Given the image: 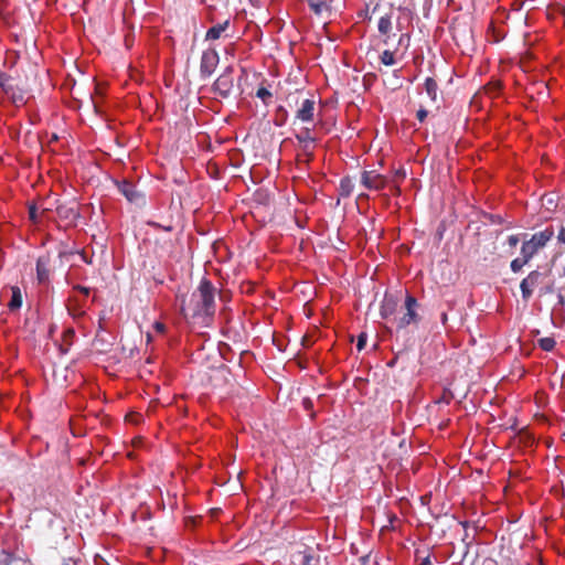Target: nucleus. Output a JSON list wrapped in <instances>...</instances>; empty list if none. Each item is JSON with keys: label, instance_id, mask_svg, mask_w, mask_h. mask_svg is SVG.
Returning a JSON list of instances; mask_svg holds the SVG:
<instances>
[{"label": "nucleus", "instance_id": "f257e3e1", "mask_svg": "<svg viewBox=\"0 0 565 565\" xmlns=\"http://www.w3.org/2000/svg\"><path fill=\"white\" fill-rule=\"evenodd\" d=\"M215 287L203 278L189 299H183L181 310L186 318L201 319L212 317L215 312Z\"/></svg>", "mask_w": 565, "mask_h": 565}, {"label": "nucleus", "instance_id": "f03ea898", "mask_svg": "<svg viewBox=\"0 0 565 565\" xmlns=\"http://www.w3.org/2000/svg\"><path fill=\"white\" fill-rule=\"evenodd\" d=\"M554 236V228L552 226H547L543 231L534 233L530 239H524L521 246V254H526L533 258V256L542 248L546 246V244Z\"/></svg>", "mask_w": 565, "mask_h": 565}, {"label": "nucleus", "instance_id": "7ed1b4c3", "mask_svg": "<svg viewBox=\"0 0 565 565\" xmlns=\"http://www.w3.org/2000/svg\"><path fill=\"white\" fill-rule=\"evenodd\" d=\"M55 212L65 226L76 225V221L81 215L78 203L75 201L58 203Z\"/></svg>", "mask_w": 565, "mask_h": 565}, {"label": "nucleus", "instance_id": "20e7f679", "mask_svg": "<svg viewBox=\"0 0 565 565\" xmlns=\"http://www.w3.org/2000/svg\"><path fill=\"white\" fill-rule=\"evenodd\" d=\"M118 191L132 204L142 206L146 204L145 194L128 180L117 182Z\"/></svg>", "mask_w": 565, "mask_h": 565}, {"label": "nucleus", "instance_id": "39448f33", "mask_svg": "<svg viewBox=\"0 0 565 565\" xmlns=\"http://www.w3.org/2000/svg\"><path fill=\"white\" fill-rule=\"evenodd\" d=\"M233 68L226 67V70L216 78L213 84L214 92L222 98L230 97L233 89Z\"/></svg>", "mask_w": 565, "mask_h": 565}, {"label": "nucleus", "instance_id": "423d86ee", "mask_svg": "<svg viewBox=\"0 0 565 565\" xmlns=\"http://www.w3.org/2000/svg\"><path fill=\"white\" fill-rule=\"evenodd\" d=\"M418 307L417 300L413 296H407L405 299V309L406 312L397 320V328L403 329L412 323H417L419 321V316L416 312V308Z\"/></svg>", "mask_w": 565, "mask_h": 565}, {"label": "nucleus", "instance_id": "0eeeda50", "mask_svg": "<svg viewBox=\"0 0 565 565\" xmlns=\"http://www.w3.org/2000/svg\"><path fill=\"white\" fill-rule=\"evenodd\" d=\"M218 64V54L215 50L204 51L200 63L201 77L207 78L215 71Z\"/></svg>", "mask_w": 565, "mask_h": 565}, {"label": "nucleus", "instance_id": "6e6552de", "mask_svg": "<svg viewBox=\"0 0 565 565\" xmlns=\"http://www.w3.org/2000/svg\"><path fill=\"white\" fill-rule=\"evenodd\" d=\"M51 255L46 253L36 260V279L39 284H46L50 280Z\"/></svg>", "mask_w": 565, "mask_h": 565}, {"label": "nucleus", "instance_id": "1a4fd4ad", "mask_svg": "<svg viewBox=\"0 0 565 565\" xmlns=\"http://www.w3.org/2000/svg\"><path fill=\"white\" fill-rule=\"evenodd\" d=\"M541 273L539 270L531 271L520 284L523 300H529L533 294V288L539 284Z\"/></svg>", "mask_w": 565, "mask_h": 565}, {"label": "nucleus", "instance_id": "9d476101", "mask_svg": "<svg viewBox=\"0 0 565 565\" xmlns=\"http://www.w3.org/2000/svg\"><path fill=\"white\" fill-rule=\"evenodd\" d=\"M361 182L366 189L381 190L385 185V179L381 174H375L373 171H364L361 177Z\"/></svg>", "mask_w": 565, "mask_h": 565}, {"label": "nucleus", "instance_id": "9b49d317", "mask_svg": "<svg viewBox=\"0 0 565 565\" xmlns=\"http://www.w3.org/2000/svg\"><path fill=\"white\" fill-rule=\"evenodd\" d=\"M0 565H32V563L25 555L2 550L0 551Z\"/></svg>", "mask_w": 565, "mask_h": 565}, {"label": "nucleus", "instance_id": "f8f14e48", "mask_svg": "<svg viewBox=\"0 0 565 565\" xmlns=\"http://www.w3.org/2000/svg\"><path fill=\"white\" fill-rule=\"evenodd\" d=\"M313 111L315 102L312 99H305L297 111V118L301 121H311L313 119Z\"/></svg>", "mask_w": 565, "mask_h": 565}, {"label": "nucleus", "instance_id": "ddd939ff", "mask_svg": "<svg viewBox=\"0 0 565 565\" xmlns=\"http://www.w3.org/2000/svg\"><path fill=\"white\" fill-rule=\"evenodd\" d=\"M3 93L10 98V100L17 107L22 106L26 103V100L24 98L25 92L19 87H14L13 85H10L9 87H6V90Z\"/></svg>", "mask_w": 565, "mask_h": 565}, {"label": "nucleus", "instance_id": "4468645a", "mask_svg": "<svg viewBox=\"0 0 565 565\" xmlns=\"http://www.w3.org/2000/svg\"><path fill=\"white\" fill-rule=\"evenodd\" d=\"M395 309L396 300L393 297L385 296L380 310L381 317L387 319L394 313Z\"/></svg>", "mask_w": 565, "mask_h": 565}, {"label": "nucleus", "instance_id": "2eb2a0df", "mask_svg": "<svg viewBox=\"0 0 565 565\" xmlns=\"http://www.w3.org/2000/svg\"><path fill=\"white\" fill-rule=\"evenodd\" d=\"M296 138L300 143H302V149L305 151H309L315 143V138L310 135V130L308 128H303L296 135Z\"/></svg>", "mask_w": 565, "mask_h": 565}, {"label": "nucleus", "instance_id": "dca6fc26", "mask_svg": "<svg viewBox=\"0 0 565 565\" xmlns=\"http://www.w3.org/2000/svg\"><path fill=\"white\" fill-rule=\"evenodd\" d=\"M230 21L226 20L223 23L216 24L210 28L206 32V40H217L221 38L222 33L228 28Z\"/></svg>", "mask_w": 565, "mask_h": 565}, {"label": "nucleus", "instance_id": "f3484780", "mask_svg": "<svg viewBox=\"0 0 565 565\" xmlns=\"http://www.w3.org/2000/svg\"><path fill=\"white\" fill-rule=\"evenodd\" d=\"M425 92L433 103L437 102L438 85L433 77H427L424 83Z\"/></svg>", "mask_w": 565, "mask_h": 565}, {"label": "nucleus", "instance_id": "a211bd4d", "mask_svg": "<svg viewBox=\"0 0 565 565\" xmlns=\"http://www.w3.org/2000/svg\"><path fill=\"white\" fill-rule=\"evenodd\" d=\"M11 299L8 303V307L11 311L18 310L22 306V294L19 287L14 286L11 288Z\"/></svg>", "mask_w": 565, "mask_h": 565}, {"label": "nucleus", "instance_id": "6ab92c4d", "mask_svg": "<svg viewBox=\"0 0 565 565\" xmlns=\"http://www.w3.org/2000/svg\"><path fill=\"white\" fill-rule=\"evenodd\" d=\"M532 258L530 256H526V254H521V257L514 258L511 262V270L513 273H519L524 265H526Z\"/></svg>", "mask_w": 565, "mask_h": 565}, {"label": "nucleus", "instance_id": "aec40b11", "mask_svg": "<svg viewBox=\"0 0 565 565\" xmlns=\"http://www.w3.org/2000/svg\"><path fill=\"white\" fill-rule=\"evenodd\" d=\"M379 32L382 34H388V32L392 30V21L390 15H383L379 20L377 24Z\"/></svg>", "mask_w": 565, "mask_h": 565}, {"label": "nucleus", "instance_id": "412c9836", "mask_svg": "<svg viewBox=\"0 0 565 565\" xmlns=\"http://www.w3.org/2000/svg\"><path fill=\"white\" fill-rule=\"evenodd\" d=\"M539 344H540V348L544 351H552L555 345H556V342L553 338L551 337H546V338H542L539 340Z\"/></svg>", "mask_w": 565, "mask_h": 565}, {"label": "nucleus", "instance_id": "4be33fe9", "mask_svg": "<svg viewBox=\"0 0 565 565\" xmlns=\"http://www.w3.org/2000/svg\"><path fill=\"white\" fill-rule=\"evenodd\" d=\"M381 62L387 66L393 65L395 63L394 54L391 51H384L381 55Z\"/></svg>", "mask_w": 565, "mask_h": 565}, {"label": "nucleus", "instance_id": "5701e85b", "mask_svg": "<svg viewBox=\"0 0 565 565\" xmlns=\"http://www.w3.org/2000/svg\"><path fill=\"white\" fill-rule=\"evenodd\" d=\"M11 77L0 70V87L4 92L6 87H9Z\"/></svg>", "mask_w": 565, "mask_h": 565}, {"label": "nucleus", "instance_id": "b1692460", "mask_svg": "<svg viewBox=\"0 0 565 565\" xmlns=\"http://www.w3.org/2000/svg\"><path fill=\"white\" fill-rule=\"evenodd\" d=\"M256 96L260 98L264 103H267V99L271 97V93L267 88L260 87L257 89Z\"/></svg>", "mask_w": 565, "mask_h": 565}, {"label": "nucleus", "instance_id": "393cba45", "mask_svg": "<svg viewBox=\"0 0 565 565\" xmlns=\"http://www.w3.org/2000/svg\"><path fill=\"white\" fill-rule=\"evenodd\" d=\"M460 524L465 529V534L462 536V542L466 544V548H468L469 545L472 543L473 537H470V535H469V533L467 531L468 522L463 521V522H460Z\"/></svg>", "mask_w": 565, "mask_h": 565}, {"label": "nucleus", "instance_id": "a878e982", "mask_svg": "<svg viewBox=\"0 0 565 565\" xmlns=\"http://www.w3.org/2000/svg\"><path fill=\"white\" fill-rule=\"evenodd\" d=\"M366 340H367V335L366 333L362 332L359 337H358V342H356V349L358 351H362L366 344Z\"/></svg>", "mask_w": 565, "mask_h": 565}, {"label": "nucleus", "instance_id": "bb28decb", "mask_svg": "<svg viewBox=\"0 0 565 565\" xmlns=\"http://www.w3.org/2000/svg\"><path fill=\"white\" fill-rule=\"evenodd\" d=\"M311 9L317 13V14H321L323 12V10H327L328 7L324 2H320V3H311L310 4Z\"/></svg>", "mask_w": 565, "mask_h": 565}, {"label": "nucleus", "instance_id": "cd10ccee", "mask_svg": "<svg viewBox=\"0 0 565 565\" xmlns=\"http://www.w3.org/2000/svg\"><path fill=\"white\" fill-rule=\"evenodd\" d=\"M29 216L30 218L35 223L39 220L38 211L34 205L30 206L29 209Z\"/></svg>", "mask_w": 565, "mask_h": 565}, {"label": "nucleus", "instance_id": "c85d7f7f", "mask_svg": "<svg viewBox=\"0 0 565 565\" xmlns=\"http://www.w3.org/2000/svg\"><path fill=\"white\" fill-rule=\"evenodd\" d=\"M520 239L518 235H510L508 237V244L511 248H514L519 244Z\"/></svg>", "mask_w": 565, "mask_h": 565}, {"label": "nucleus", "instance_id": "c756f323", "mask_svg": "<svg viewBox=\"0 0 565 565\" xmlns=\"http://www.w3.org/2000/svg\"><path fill=\"white\" fill-rule=\"evenodd\" d=\"M427 115H428L427 110H426V109H424V108H420V109L417 111L416 117H417V119H418L420 122H423V121L426 119Z\"/></svg>", "mask_w": 565, "mask_h": 565}, {"label": "nucleus", "instance_id": "7c9ffc66", "mask_svg": "<svg viewBox=\"0 0 565 565\" xmlns=\"http://www.w3.org/2000/svg\"><path fill=\"white\" fill-rule=\"evenodd\" d=\"M350 183L351 181L349 179H342L341 180V188L345 191L347 194L350 193Z\"/></svg>", "mask_w": 565, "mask_h": 565}, {"label": "nucleus", "instance_id": "2f4dec72", "mask_svg": "<svg viewBox=\"0 0 565 565\" xmlns=\"http://www.w3.org/2000/svg\"><path fill=\"white\" fill-rule=\"evenodd\" d=\"M489 220L493 224H501V223H503V218L500 215H489Z\"/></svg>", "mask_w": 565, "mask_h": 565}, {"label": "nucleus", "instance_id": "473e14b6", "mask_svg": "<svg viewBox=\"0 0 565 565\" xmlns=\"http://www.w3.org/2000/svg\"><path fill=\"white\" fill-rule=\"evenodd\" d=\"M313 557L309 554H305L303 557H302V565H315L313 563Z\"/></svg>", "mask_w": 565, "mask_h": 565}, {"label": "nucleus", "instance_id": "72a5a7b5", "mask_svg": "<svg viewBox=\"0 0 565 565\" xmlns=\"http://www.w3.org/2000/svg\"><path fill=\"white\" fill-rule=\"evenodd\" d=\"M74 289L83 292L86 296L89 294V288L88 287H84V286L77 285V286L74 287Z\"/></svg>", "mask_w": 565, "mask_h": 565}, {"label": "nucleus", "instance_id": "f704fd0d", "mask_svg": "<svg viewBox=\"0 0 565 565\" xmlns=\"http://www.w3.org/2000/svg\"><path fill=\"white\" fill-rule=\"evenodd\" d=\"M563 289H561L557 294V301H558V305L561 306H564L565 305V297L562 292Z\"/></svg>", "mask_w": 565, "mask_h": 565}, {"label": "nucleus", "instance_id": "c9c22d12", "mask_svg": "<svg viewBox=\"0 0 565 565\" xmlns=\"http://www.w3.org/2000/svg\"><path fill=\"white\" fill-rule=\"evenodd\" d=\"M557 239L561 242V243H564L565 244V228L562 227L558 235H557Z\"/></svg>", "mask_w": 565, "mask_h": 565}, {"label": "nucleus", "instance_id": "e433bc0d", "mask_svg": "<svg viewBox=\"0 0 565 565\" xmlns=\"http://www.w3.org/2000/svg\"><path fill=\"white\" fill-rule=\"evenodd\" d=\"M68 312L73 316V317H79L83 315V311L81 310H77V309H72L71 307H68Z\"/></svg>", "mask_w": 565, "mask_h": 565}, {"label": "nucleus", "instance_id": "4c0bfd02", "mask_svg": "<svg viewBox=\"0 0 565 565\" xmlns=\"http://www.w3.org/2000/svg\"><path fill=\"white\" fill-rule=\"evenodd\" d=\"M64 335H65V342L67 341V339H71L74 337V330L73 329H67L65 332H64Z\"/></svg>", "mask_w": 565, "mask_h": 565}, {"label": "nucleus", "instance_id": "58836bf2", "mask_svg": "<svg viewBox=\"0 0 565 565\" xmlns=\"http://www.w3.org/2000/svg\"><path fill=\"white\" fill-rule=\"evenodd\" d=\"M156 328L158 331L162 332L164 330V326L162 323L157 322Z\"/></svg>", "mask_w": 565, "mask_h": 565}, {"label": "nucleus", "instance_id": "ea45409f", "mask_svg": "<svg viewBox=\"0 0 565 565\" xmlns=\"http://www.w3.org/2000/svg\"><path fill=\"white\" fill-rule=\"evenodd\" d=\"M68 347H70V343H67V345H66V347H61V351H62V353H67V351H68Z\"/></svg>", "mask_w": 565, "mask_h": 565}, {"label": "nucleus", "instance_id": "a19ab883", "mask_svg": "<svg viewBox=\"0 0 565 565\" xmlns=\"http://www.w3.org/2000/svg\"><path fill=\"white\" fill-rule=\"evenodd\" d=\"M441 322L445 324L447 322V313L441 315Z\"/></svg>", "mask_w": 565, "mask_h": 565}, {"label": "nucleus", "instance_id": "79ce46f5", "mask_svg": "<svg viewBox=\"0 0 565 565\" xmlns=\"http://www.w3.org/2000/svg\"><path fill=\"white\" fill-rule=\"evenodd\" d=\"M428 564H430V561H429V557H426V558L423 561L422 565H428Z\"/></svg>", "mask_w": 565, "mask_h": 565}, {"label": "nucleus", "instance_id": "37998d69", "mask_svg": "<svg viewBox=\"0 0 565 565\" xmlns=\"http://www.w3.org/2000/svg\"><path fill=\"white\" fill-rule=\"evenodd\" d=\"M397 175H401V177H405V172L403 171H397Z\"/></svg>", "mask_w": 565, "mask_h": 565}, {"label": "nucleus", "instance_id": "c03bdc74", "mask_svg": "<svg viewBox=\"0 0 565 565\" xmlns=\"http://www.w3.org/2000/svg\"><path fill=\"white\" fill-rule=\"evenodd\" d=\"M49 211H51V209H50V207H45V209L42 211V214H44V213H46V212H49Z\"/></svg>", "mask_w": 565, "mask_h": 565}, {"label": "nucleus", "instance_id": "a18cd8bd", "mask_svg": "<svg viewBox=\"0 0 565 565\" xmlns=\"http://www.w3.org/2000/svg\"><path fill=\"white\" fill-rule=\"evenodd\" d=\"M564 290H565V287H564Z\"/></svg>", "mask_w": 565, "mask_h": 565}]
</instances>
